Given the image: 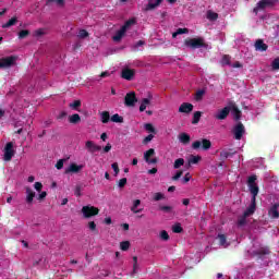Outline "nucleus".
<instances>
[{
    "label": "nucleus",
    "instance_id": "nucleus-1",
    "mask_svg": "<svg viewBox=\"0 0 279 279\" xmlns=\"http://www.w3.org/2000/svg\"><path fill=\"white\" fill-rule=\"evenodd\" d=\"M277 3L278 0H259L253 9V13L258 15V12H263L269 8H275Z\"/></svg>",
    "mask_w": 279,
    "mask_h": 279
},
{
    "label": "nucleus",
    "instance_id": "nucleus-2",
    "mask_svg": "<svg viewBox=\"0 0 279 279\" xmlns=\"http://www.w3.org/2000/svg\"><path fill=\"white\" fill-rule=\"evenodd\" d=\"M184 45L185 47H190V49H202V47H208L202 37L185 39Z\"/></svg>",
    "mask_w": 279,
    "mask_h": 279
},
{
    "label": "nucleus",
    "instance_id": "nucleus-3",
    "mask_svg": "<svg viewBox=\"0 0 279 279\" xmlns=\"http://www.w3.org/2000/svg\"><path fill=\"white\" fill-rule=\"evenodd\" d=\"M256 180H257L256 175H251L247 179V186H248L250 193L252 195L251 201H254V202H256V197H257L258 191H259L258 185L256 184Z\"/></svg>",
    "mask_w": 279,
    "mask_h": 279
},
{
    "label": "nucleus",
    "instance_id": "nucleus-4",
    "mask_svg": "<svg viewBox=\"0 0 279 279\" xmlns=\"http://www.w3.org/2000/svg\"><path fill=\"white\" fill-rule=\"evenodd\" d=\"M230 112L235 123L241 122V117L243 116V112H241V109H239V106H236V102L234 101L229 102V113Z\"/></svg>",
    "mask_w": 279,
    "mask_h": 279
},
{
    "label": "nucleus",
    "instance_id": "nucleus-5",
    "mask_svg": "<svg viewBox=\"0 0 279 279\" xmlns=\"http://www.w3.org/2000/svg\"><path fill=\"white\" fill-rule=\"evenodd\" d=\"M81 211L85 219H90V217H97L99 215V208L90 205L83 206Z\"/></svg>",
    "mask_w": 279,
    "mask_h": 279
},
{
    "label": "nucleus",
    "instance_id": "nucleus-6",
    "mask_svg": "<svg viewBox=\"0 0 279 279\" xmlns=\"http://www.w3.org/2000/svg\"><path fill=\"white\" fill-rule=\"evenodd\" d=\"M16 151L14 150V143L9 142L4 146V155H3V160L4 162H10L12 158H14V155Z\"/></svg>",
    "mask_w": 279,
    "mask_h": 279
},
{
    "label": "nucleus",
    "instance_id": "nucleus-7",
    "mask_svg": "<svg viewBox=\"0 0 279 279\" xmlns=\"http://www.w3.org/2000/svg\"><path fill=\"white\" fill-rule=\"evenodd\" d=\"M199 147H202L204 151H208V149L213 147V142H210V140L203 138L202 142L195 141L192 143V149H199Z\"/></svg>",
    "mask_w": 279,
    "mask_h": 279
},
{
    "label": "nucleus",
    "instance_id": "nucleus-8",
    "mask_svg": "<svg viewBox=\"0 0 279 279\" xmlns=\"http://www.w3.org/2000/svg\"><path fill=\"white\" fill-rule=\"evenodd\" d=\"M232 134L234 135L235 141H241L243 138V134H245V125H243V122H238L233 126Z\"/></svg>",
    "mask_w": 279,
    "mask_h": 279
},
{
    "label": "nucleus",
    "instance_id": "nucleus-9",
    "mask_svg": "<svg viewBox=\"0 0 279 279\" xmlns=\"http://www.w3.org/2000/svg\"><path fill=\"white\" fill-rule=\"evenodd\" d=\"M138 101V98H136L135 92H130L124 97V105L128 108H134L136 106V102Z\"/></svg>",
    "mask_w": 279,
    "mask_h": 279
},
{
    "label": "nucleus",
    "instance_id": "nucleus-10",
    "mask_svg": "<svg viewBox=\"0 0 279 279\" xmlns=\"http://www.w3.org/2000/svg\"><path fill=\"white\" fill-rule=\"evenodd\" d=\"M228 117H230V107L229 105L226 106L225 108L218 110L215 114L214 118L217 121H226V119H228Z\"/></svg>",
    "mask_w": 279,
    "mask_h": 279
},
{
    "label": "nucleus",
    "instance_id": "nucleus-11",
    "mask_svg": "<svg viewBox=\"0 0 279 279\" xmlns=\"http://www.w3.org/2000/svg\"><path fill=\"white\" fill-rule=\"evenodd\" d=\"M16 64V57L10 56L0 59V69H10V66H14Z\"/></svg>",
    "mask_w": 279,
    "mask_h": 279
},
{
    "label": "nucleus",
    "instance_id": "nucleus-12",
    "mask_svg": "<svg viewBox=\"0 0 279 279\" xmlns=\"http://www.w3.org/2000/svg\"><path fill=\"white\" fill-rule=\"evenodd\" d=\"M269 254H271V251H269V247L267 246H260L259 248L252 252V256H256L258 259H263L264 256Z\"/></svg>",
    "mask_w": 279,
    "mask_h": 279
},
{
    "label": "nucleus",
    "instance_id": "nucleus-13",
    "mask_svg": "<svg viewBox=\"0 0 279 279\" xmlns=\"http://www.w3.org/2000/svg\"><path fill=\"white\" fill-rule=\"evenodd\" d=\"M155 154H156V150L154 148H149L144 154V160L145 162H147V165H156L158 162V158H151V156H154Z\"/></svg>",
    "mask_w": 279,
    "mask_h": 279
},
{
    "label": "nucleus",
    "instance_id": "nucleus-14",
    "mask_svg": "<svg viewBox=\"0 0 279 279\" xmlns=\"http://www.w3.org/2000/svg\"><path fill=\"white\" fill-rule=\"evenodd\" d=\"M136 75V71L132 70L130 68L123 69L121 73V77L123 80H126L128 82H132L134 80V76Z\"/></svg>",
    "mask_w": 279,
    "mask_h": 279
},
{
    "label": "nucleus",
    "instance_id": "nucleus-15",
    "mask_svg": "<svg viewBox=\"0 0 279 279\" xmlns=\"http://www.w3.org/2000/svg\"><path fill=\"white\" fill-rule=\"evenodd\" d=\"M85 149H87L88 154H95L101 151V146L95 144L93 141H87L85 143Z\"/></svg>",
    "mask_w": 279,
    "mask_h": 279
},
{
    "label": "nucleus",
    "instance_id": "nucleus-16",
    "mask_svg": "<svg viewBox=\"0 0 279 279\" xmlns=\"http://www.w3.org/2000/svg\"><path fill=\"white\" fill-rule=\"evenodd\" d=\"M179 112L183 114H191V112H193V104L191 102L181 104V106L179 107Z\"/></svg>",
    "mask_w": 279,
    "mask_h": 279
},
{
    "label": "nucleus",
    "instance_id": "nucleus-17",
    "mask_svg": "<svg viewBox=\"0 0 279 279\" xmlns=\"http://www.w3.org/2000/svg\"><path fill=\"white\" fill-rule=\"evenodd\" d=\"M25 191H26V204H33L34 198L36 197V192H34V190H32V187L29 186L25 187Z\"/></svg>",
    "mask_w": 279,
    "mask_h": 279
},
{
    "label": "nucleus",
    "instance_id": "nucleus-18",
    "mask_svg": "<svg viewBox=\"0 0 279 279\" xmlns=\"http://www.w3.org/2000/svg\"><path fill=\"white\" fill-rule=\"evenodd\" d=\"M84 169L83 165L71 163L70 167L65 170V173H80Z\"/></svg>",
    "mask_w": 279,
    "mask_h": 279
},
{
    "label": "nucleus",
    "instance_id": "nucleus-19",
    "mask_svg": "<svg viewBox=\"0 0 279 279\" xmlns=\"http://www.w3.org/2000/svg\"><path fill=\"white\" fill-rule=\"evenodd\" d=\"M278 204H275L270 207V209L268 210V216L270 219H279V211H278Z\"/></svg>",
    "mask_w": 279,
    "mask_h": 279
},
{
    "label": "nucleus",
    "instance_id": "nucleus-20",
    "mask_svg": "<svg viewBox=\"0 0 279 279\" xmlns=\"http://www.w3.org/2000/svg\"><path fill=\"white\" fill-rule=\"evenodd\" d=\"M256 213V201H251V205L243 213L244 217H252Z\"/></svg>",
    "mask_w": 279,
    "mask_h": 279
},
{
    "label": "nucleus",
    "instance_id": "nucleus-21",
    "mask_svg": "<svg viewBox=\"0 0 279 279\" xmlns=\"http://www.w3.org/2000/svg\"><path fill=\"white\" fill-rule=\"evenodd\" d=\"M151 104V94L148 95V98H143L141 106H140V112H145L147 110V106Z\"/></svg>",
    "mask_w": 279,
    "mask_h": 279
},
{
    "label": "nucleus",
    "instance_id": "nucleus-22",
    "mask_svg": "<svg viewBox=\"0 0 279 279\" xmlns=\"http://www.w3.org/2000/svg\"><path fill=\"white\" fill-rule=\"evenodd\" d=\"M269 49V46L263 41V39H257L255 43V50L256 51H267Z\"/></svg>",
    "mask_w": 279,
    "mask_h": 279
},
{
    "label": "nucleus",
    "instance_id": "nucleus-23",
    "mask_svg": "<svg viewBox=\"0 0 279 279\" xmlns=\"http://www.w3.org/2000/svg\"><path fill=\"white\" fill-rule=\"evenodd\" d=\"M234 154H236V151H230V150H227V149L221 150L220 151V160L222 162H225L226 160H228V158H232Z\"/></svg>",
    "mask_w": 279,
    "mask_h": 279
},
{
    "label": "nucleus",
    "instance_id": "nucleus-24",
    "mask_svg": "<svg viewBox=\"0 0 279 279\" xmlns=\"http://www.w3.org/2000/svg\"><path fill=\"white\" fill-rule=\"evenodd\" d=\"M163 0H156L154 2V0H149L148 1V5H146L145 10L149 11V10H156V8H158V5H160L162 3Z\"/></svg>",
    "mask_w": 279,
    "mask_h": 279
},
{
    "label": "nucleus",
    "instance_id": "nucleus-25",
    "mask_svg": "<svg viewBox=\"0 0 279 279\" xmlns=\"http://www.w3.org/2000/svg\"><path fill=\"white\" fill-rule=\"evenodd\" d=\"M199 160H202V156L197 155H192L186 163V168H191V165H197L199 162Z\"/></svg>",
    "mask_w": 279,
    "mask_h": 279
},
{
    "label": "nucleus",
    "instance_id": "nucleus-26",
    "mask_svg": "<svg viewBox=\"0 0 279 279\" xmlns=\"http://www.w3.org/2000/svg\"><path fill=\"white\" fill-rule=\"evenodd\" d=\"M125 28L121 27L119 31H117L116 35L113 36L114 43H119L123 36H125Z\"/></svg>",
    "mask_w": 279,
    "mask_h": 279
},
{
    "label": "nucleus",
    "instance_id": "nucleus-27",
    "mask_svg": "<svg viewBox=\"0 0 279 279\" xmlns=\"http://www.w3.org/2000/svg\"><path fill=\"white\" fill-rule=\"evenodd\" d=\"M179 141L180 143H182L183 145H189V143H191V135L186 134V133H181L179 135Z\"/></svg>",
    "mask_w": 279,
    "mask_h": 279
},
{
    "label": "nucleus",
    "instance_id": "nucleus-28",
    "mask_svg": "<svg viewBox=\"0 0 279 279\" xmlns=\"http://www.w3.org/2000/svg\"><path fill=\"white\" fill-rule=\"evenodd\" d=\"M141 204V199L133 201V206L131 207V210L134 213V215H138V213H143V209H137Z\"/></svg>",
    "mask_w": 279,
    "mask_h": 279
},
{
    "label": "nucleus",
    "instance_id": "nucleus-29",
    "mask_svg": "<svg viewBox=\"0 0 279 279\" xmlns=\"http://www.w3.org/2000/svg\"><path fill=\"white\" fill-rule=\"evenodd\" d=\"M231 60H232V57H230V54L222 56V59H221L222 66H231L232 65Z\"/></svg>",
    "mask_w": 279,
    "mask_h": 279
},
{
    "label": "nucleus",
    "instance_id": "nucleus-30",
    "mask_svg": "<svg viewBox=\"0 0 279 279\" xmlns=\"http://www.w3.org/2000/svg\"><path fill=\"white\" fill-rule=\"evenodd\" d=\"M15 23H19V19L16 16L10 19L5 24H3L2 28L8 29V27H12Z\"/></svg>",
    "mask_w": 279,
    "mask_h": 279
},
{
    "label": "nucleus",
    "instance_id": "nucleus-31",
    "mask_svg": "<svg viewBox=\"0 0 279 279\" xmlns=\"http://www.w3.org/2000/svg\"><path fill=\"white\" fill-rule=\"evenodd\" d=\"M51 3H56L58 8H64L65 0H47L46 5H51Z\"/></svg>",
    "mask_w": 279,
    "mask_h": 279
},
{
    "label": "nucleus",
    "instance_id": "nucleus-32",
    "mask_svg": "<svg viewBox=\"0 0 279 279\" xmlns=\"http://www.w3.org/2000/svg\"><path fill=\"white\" fill-rule=\"evenodd\" d=\"M204 95H206V90L205 89H198L195 93V96H194L195 101H202L204 99Z\"/></svg>",
    "mask_w": 279,
    "mask_h": 279
},
{
    "label": "nucleus",
    "instance_id": "nucleus-33",
    "mask_svg": "<svg viewBox=\"0 0 279 279\" xmlns=\"http://www.w3.org/2000/svg\"><path fill=\"white\" fill-rule=\"evenodd\" d=\"M101 123H109L110 122V112L109 111H102L100 113Z\"/></svg>",
    "mask_w": 279,
    "mask_h": 279
},
{
    "label": "nucleus",
    "instance_id": "nucleus-34",
    "mask_svg": "<svg viewBox=\"0 0 279 279\" xmlns=\"http://www.w3.org/2000/svg\"><path fill=\"white\" fill-rule=\"evenodd\" d=\"M69 121H70V123L75 125V124L80 123V121H82V118L80 117V114L74 113V114L70 116Z\"/></svg>",
    "mask_w": 279,
    "mask_h": 279
},
{
    "label": "nucleus",
    "instance_id": "nucleus-35",
    "mask_svg": "<svg viewBox=\"0 0 279 279\" xmlns=\"http://www.w3.org/2000/svg\"><path fill=\"white\" fill-rule=\"evenodd\" d=\"M202 119V111H196L193 114L192 124L197 125L199 123V120Z\"/></svg>",
    "mask_w": 279,
    "mask_h": 279
},
{
    "label": "nucleus",
    "instance_id": "nucleus-36",
    "mask_svg": "<svg viewBox=\"0 0 279 279\" xmlns=\"http://www.w3.org/2000/svg\"><path fill=\"white\" fill-rule=\"evenodd\" d=\"M132 25H136V19L128 20L124 23V25L122 26V28H124V31L128 32V29H130V27H132Z\"/></svg>",
    "mask_w": 279,
    "mask_h": 279
},
{
    "label": "nucleus",
    "instance_id": "nucleus-37",
    "mask_svg": "<svg viewBox=\"0 0 279 279\" xmlns=\"http://www.w3.org/2000/svg\"><path fill=\"white\" fill-rule=\"evenodd\" d=\"M206 16H207L208 21H217V19H219V14L215 13L211 10L207 11V15Z\"/></svg>",
    "mask_w": 279,
    "mask_h": 279
},
{
    "label": "nucleus",
    "instance_id": "nucleus-38",
    "mask_svg": "<svg viewBox=\"0 0 279 279\" xmlns=\"http://www.w3.org/2000/svg\"><path fill=\"white\" fill-rule=\"evenodd\" d=\"M182 34H189V28H178L177 32L172 34V38H177Z\"/></svg>",
    "mask_w": 279,
    "mask_h": 279
},
{
    "label": "nucleus",
    "instance_id": "nucleus-39",
    "mask_svg": "<svg viewBox=\"0 0 279 279\" xmlns=\"http://www.w3.org/2000/svg\"><path fill=\"white\" fill-rule=\"evenodd\" d=\"M245 223H247V216H245V214H243L242 216H240L238 218V226L241 228V227L245 226Z\"/></svg>",
    "mask_w": 279,
    "mask_h": 279
},
{
    "label": "nucleus",
    "instance_id": "nucleus-40",
    "mask_svg": "<svg viewBox=\"0 0 279 279\" xmlns=\"http://www.w3.org/2000/svg\"><path fill=\"white\" fill-rule=\"evenodd\" d=\"M217 239L219 240V245L226 246V243L228 242L226 234L219 233Z\"/></svg>",
    "mask_w": 279,
    "mask_h": 279
},
{
    "label": "nucleus",
    "instance_id": "nucleus-41",
    "mask_svg": "<svg viewBox=\"0 0 279 279\" xmlns=\"http://www.w3.org/2000/svg\"><path fill=\"white\" fill-rule=\"evenodd\" d=\"M112 123H123V117L119 116V113H114L111 117Z\"/></svg>",
    "mask_w": 279,
    "mask_h": 279
},
{
    "label": "nucleus",
    "instance_id": "nucleus-42",
    "mask_svg": "<svg viewBox=\"0 0 279 279\" xmlns=\"http://www.w3.org/2000/svg\"><path fill=\"white\" fill-rule=\"evenodd\" d=\"M180 167H184V158H179L173 163V169H180Z\"/></svg>",
    "mask_w": 279,
    "mask_h": 279
},
{
    "label": "nucleus",
    "instance_id": "nucleus-43",
    "mask_svg": "<svg viewBox=\"0 0 279 279\" xmlns=\"http://www.w3.org/2000/svg\"><path fill=\"white\" fill-rule=\"evenodd\" d=\"M120 250H122V252H128L130 250V241H122L120 243Z\"/></svg>",
    "mask_w": 279,
    "mask_h": 279
},
{
    "label": "nucleus",
    "instance_id": "nucleus-44",
    "mask_svg": "<svg viewBox=\"0 0 279 279\" xmlns=\"http://www.w3.org/2000/svg\"><path fill=\"white\" fill-rule=\"evenodd\" d=\"M146 132H149L150 134H156V128H154V124L151 123H146L144 125Z\"/></svg>",
    "mask_w": 279,
    "mask_h": 279
},
{
    "label": "nucleus",
    "instance_id": "nucleus-45",
    "mask_svg": "<svg viewBox=\"0 0 279 279\" xmlns=\"http://www.w3.org/2000/svg\"><path fill=\"white\" fill-rule=\"evenodd\" d=\"M184 229H182V225L180 223H175L173 227H172V232H174V234H180L183 232Z\"/></svg>",
    "mask_w": 279,
    "mask_h": 279
},
{
    "label": "nucleus",
    "instance_id": "nucleus-46",
    "mask_svg": "<svg viewBox=\"0 0 279 279\" xmlns=\"http://www.w3.org/2000/svg\"><path fill=\"white\" fill-rule=\"evenodd\" d=\"M29 36V31L28 29H22L19 32V38L20 40H23L24 38H27Z\"/></svg>",
    "mask_w": 279,
    "mask_h": 279
},
{
    "label": "nucleus",
    "instance_id": "nucleus-47",
    "mask_svg": "<svg viewBox=\"0 0 279 279\" xmlns=\"http://www.w3.org/2000/svg\"><path fill=\"white\" fill-rule=\"evenodd\" d=\"M159 210H161V213H172V210H173V207H171V206H167V205H161V206H159Z\"/></svg>",
    "mask_w": 279,
    "mask_h": 279
},
{
    "label": "nucleus",
    "instance_id": "nucleus-48",
    "mask_svg": "<svg viewBox=\"0 0 279 279\" xmlns=\"http://www.w3.org/2000/svg\"><path fill=\"white\" fill-rule=\"evenodd\" d=\"M82 107V101L81 100H74L72 104H70V108H72V110H77V108Z\"/></svg>",
    "mask_w": 279,
    "mask_h": 279
},
{
    "label": "nucleus",
    "instance_id": "nucleus-49",
    "mask_svg": "<svg viewBox=\"0 0 279 279\" xmlns=\"http://www.w3.org/2000/svg\"><path fill=\"white\" fill-rule=\"evenodd\" d=\"M182 175H184V171L178 170L177 173L172 177L173 182H178V180H180Z\"/></svg>",
    "mask_w": 279,
    "mask_h": 279
},
{
    "label": "nucleus",
    "instance_id": "nucleus-50",
    "mask_svg": "<svg viewBox=\"0 0 279 279\" xmlns=\"http://www.w3.org/2000/svg\"><path fill=\"white\" fill-rule=\"evenodd\" d=\"M153 199H154V202H160V199H165V194L157 192L154 194Z\"/></svg>",
    "mask_w": 279,
    "mask_h": 279
},
{
    "label": "nucleus",
    "instance_id": "nucleus-51",
    "mask_svg": "<svg viewBox=\"0 0 279 279\" xmlns=\"http://www.w3.org/2000/svg\"><path fill=\"white\" fill-rule=\"evenodd\" d=\"M34 36H35V38H40V36H45V29L39 28V29L35 31Z\"/></svg>",
    "mask_w": 279,
    "mask_h": 279
},
{
    "label": "nucleus",
    "instance_id": "nucleus-52",
    "mask_svg": "<svg viewBox=\"0 0 279 279\" xmlns=\"http://www.w3.org/2000/svg\"><path fill=\"white\" fill-rule=\"evenodd\" d=\"M125 184H128V179H126V178H122V179H120L119 182H118L119 189H124V187H125Z\"/></svg>",
    "mask_w": 279,
    "mask_h": 279
},
{
    "label": "nucleus",
    "instance_id": "nucleus-53",
    "mask_svg": "<svg viewBox=\"0 0 279 279\" xmlns=\"http://www.w3.org/2000/svg\"><path fill=\"white\" fill-rule=\"evenodd\" d=\"M74 195H76V197H82V185L75 186Z\"/></svg>",
    "mask_w": 279,
    "mask_h": 279
},
{
    "label": "nucleus",
    "instance_id": "nucleus-54",
    "mask_svg": "<svg viewBox=\"0 0 279 279\" xmlns=\"http://www.w3.org/2000/svg\"><path fill=\"white\" fill-rule=\"evenodd\" d=\"M271 66H272L274 71L279 70V58L274 59Z\"/></svg>",
    "mask_w": 279,
    "mask_h": 279
},
{
    "label": "nucleus",
    "instance_id": "nucleus-55",
    "mask_svg": "<svg viewBox=\"0 0 279 279\" xmlns=\"http://www.w3.org/2000/svg\"><path fill=\"white\" fill-rule=\"evenodd\" d=\"M89 34L87 33L86 29H81L78 32V38H88Z\"/></svg>",
    "mask_w": 279,
    "mask_h": 279
},
{
    "label": "nucleus",
    "instance_id": "nucleus-56",
    "mask_svg": "<svg viewBox=\"0 0 279 279\" xmlns=\"http://www.w3.org/2000/svg\"><path fill=\"white\" fill-rule=\"evenodd\" d=\"M160 239H161L162 241H169V233H168L167 231L162 230V231L160 232Z\"/></svg>",
    "mask_w": 279,
    "mask_h": 279
},
{
    "label": "nucleus",
    "instance_id": "nucleus-57",
    "mask_svg": "<svg viewBox=\"0 0 279 279\" xmlns=\"http://www.w3.org/2000/svg\"><path fill=\"white\" fill-rule=\"evenodd\" d=\"M151 141H154V134H149L148 136H146V137L143 140V144H144V145H147V143H151Z\"/></svg>",
    "mask_w": 279,
    "mask_h": 279
},
{
    "label": "nucleus",
    "instance_id": "nucleus-58",
    "mask_svg": "<svg viewBox=\"0 0 279 279\" xmlns=\"http://www.w3.org/2000/svg\"><path fill=\"white\" fill-rule=\"evenodd\" d=\"M111 168L113 169L116 175H119V171H120V169H119V163H118V162H113V163L111 165Z\"/></svg>",
    "mask_w": 279,
    "mask_h": 279
},
{
    "label": "nucleus",
    "instance_id": "nucleus-59",
    "mask_svg": "<svg viewBox=\"0 0 279 279\" xmlns=\"http://www.w3.org/2000/svg\"><path fill=\"white\" fill-rule=\"evenodd\" d=\"M88 228L92 230V232H95V230H97V223H95V221H89Z\"/></svg>",
    "mask_w": 279,
    "mask_h": 279
},
{
    "label": "nucleus",
    "instance_id": "nucleus-60",
    "mask_svg": "<svg viewBox=\"0 0 279 279\" xmlns=\"http://www.w3.org/2000/svg\"><path fill=\"white\" fill-rule=\"evenodd\" d=\"M63 167H64V159H60L59 161H57L56 169L60 170Z\"/></svg>",
    "mask_w": 279,
    "mask_h": 279
},
{
    "label": "nucleus",
    "instance_id": "nucleus-61",
    "mask_svg": "<svg viewBox=\"0 0 279 279\" xmlns=\"http://www.w3.org/2000/svg\"><path fill=\"white\" fill-rule=\"evenodd\" d=\"M34 189L37 190L38 193H40V191H43V183L35 182Z\"/></svg>",
    "mask_w": 279,
    "mask_h": 279
},
{
    "label": "nucleus",
    "instance_id": "nucleus-62",
    "mask_svg": "<svg viewBox=\"0 0 279 279\" xmlns=\"http://www.w3.org/2000/svg\"><path fill=\"white\" fill-rule=\"evenodd\" d=\"M189 182H191V173L187 172L183 178V184H186Z\"/></svg>",
    "mask_w": 279,
    "mask_h": 279
},
{
    "label": "nucleus",
    "instance_id": "nucleus-63",
    "mask_svg": "<svg viewBox=\"0 0 279 279\" xmlns=\"http://www.w3.org/2000/svg\"><path fill=\"white\" fill-rule=\"evenodd\" d=\"M143 45H145V40H138L135 45L134 48L138 49V47H143Z\"/></svg>",
    "mask_w": 279,
    "mask_h": 279
},
{
    "label": "nucleus",
    "instance_id": "nucleus-64",
    "mask_svg": "<svg viewBox=\"0 0 279 279\" xmlns=\"http://www.w3.org/2000/svg\"><path fill=\"white\" fill-rule=\"evenodd\" d=\"M45 197H47V192H41V193L38 195L39 202H43V199H45Z\"/></svg>",
    "mask_w": 279,
    "mask_h": 279
}]
</instances>
